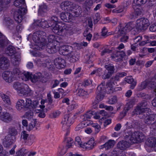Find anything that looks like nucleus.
Returning a JSON list of instances; mask_svg holds the SVG:
<instances>
[{
    "label": "nucleus",
    "mask_w": 156,
    "mask_h": 156,
    "mask_svg": "<svg viewBox=\"0 0 156 156\" xmlns=\"http://www.w3.org/2000/svg\"><path fill=\"white\" fill-rule=\"evenodd\" d=\"M147 102L144 101L139 103L134 110L135 114L139 115L140 117L144 119V122L151 129L150 134L156 135V114H150L151 110L146 107Z\"/></svg>",
    "instance_id": "obj_1"
},
{
    "label": "nucleus",
    "mask_w": 156,
    "mask_h": 156,
    "mask_svg": "<svg viewBox=\"0 0 156 156\" xmlns=\"http://www.w3.org/2000/svg\"><path fill=\"white\" fill-rule=\"evenodd\" d=\"M37 24L44 28L51 27L53 32L58 35H61L64 30L67 27V24L62 22H59L56 16H53L47 21L44 19H41L37 22Z\"/></svg>",
    "instance_id": "obj_2"
},
{
    "label": "nucleus",
    "mask_w": 156,
    "mask_h": 156,
    "mask_svg": "<svg viewBox=\"0 0 156 156\" xmlns=\"http://www.w3.org/2000/svg\"><path fill=\"white\" fill-rule=\"evenodd\" d=\"M74 122V119L73 117L69 115H65L62 119L61 124L62 130L66 132L64 142L66 144L68 148L71 147L73 144V139L70 137H67L69 134L70 126Z\"/></svg>",
    "instance_id": "obj_3"
},
{
    "label": "nucleus",
    "mask_w": 156,
    "mask_h": 156,
    "mask_svg": "<svg viewBox=\"0 0 156 156\" xmlns=\"http://www.w3.org/2000/svg\"><path fill=\"white\" fill-rule=\"evenodd\" d=\"M60 6L61 9L64 11L72 12L74 13V16H77L82 12L81 8L78 5H73V3L69 1L62 2Z\"/></svg>",
    "instance_id": "obj_4"
},
{
    "label": "nucleus",
    "mask_w": 156,
    "mask_h": 156,
    "mask_svg": "<svg viewBox=\"0 0 156 156\" xmlns=\"http://www.w3.org/2000/svg\"><path fill=\"white\" fill-rule=\"evenodd\" d=\"M45 33L41 31H38L34 32L33 36V39L36 44L37 49L41 50L45 47L44 42L45 37Z\"/></svg>",
    "instance_id": "obj_5"
},
{
    "label": "nucleus",
    "mask_w": 156,
    "mask_h": 156,
    "mask_svg": "<svg viewBox=\"0 0 156 156\" xmlns=\"http://www.w3.org/2000/svg\"><path fill=\"white\" fill-rule=\"evenodd\" d=\"M145 138V136L142 133L139 132L132 133L130 131L126 133L125 138L130 140L133 143H136L138 142H141Z\"/></svg>",
    "instance_id": "obj_6"
},
{
    "label": "nucleus",
    "mask_w": 156,
    "mask_h": 156,
    "mask_svg": "<svg viewBox=\"0 0 156 156\" xmlns=\"http://www.w3.org/2000/svg\"><path fill=\"white\" fill-rule=\"evenodd\" d=\"M16 52L15 49L12 46H9L6 48L5 51L6 54L8 55L12 56L11 62L14 66L18 65L20 59L19 55H14Z\"/></svg>",
    "instance_id": "obj_7"
},
{
    "label": "nucleus",
    "mask_w": 156,
    "mask_h": 156,
    "mask_svg": "<svg viewBox=\"0 0 156 156\" xmlns=\"http://www.w3.org/2000/svg\"><path fill=\"white\" fill-rule=\"evenodd\" d=\"M120 28L119 33L120 34H124L127 33L132 31L133 34H135L138 32H136L134 30L136 29V26L135 23L129 22L124 27H123L120 24L117 28V29Z\"/></svg>",
    "instance_id": "obj_8"
},
{
    "label": "nucleus",
    "mask_w": 156,
    "mask_h": 156,
    "mask_svg": "<svg viewBox=\"0 0 156 156\" xmlns=\"http://www.w3.org/2000/svg\"><path fill=\"white\" fill-rule=\"evenodd\" d=\"M27 9L23 7L20 8L15 11L14 13V18L18 23H20L23 19V16L27 12Z\"/></svg>",
    "instance_id": "obj_9"
},
{
    "label": "nucleus",
    "mask_w": 156,
    "mask_h": 156,
    "mask_svg": "<svg viewBox=\"0 0 156 156\" xmlns=\"http://www.w3.org/2000/svg\"><path fill=\"white\" fill-rule=\"evenodd\" d=\"M154 79H152L151 80H146L142 82L141 84L140 89L142 90L144 89L147 87L148 86L154 90V92L156 93V82L155 83Z\"/></svg>",
    "instance_id": "obj_10"
},
{
    "label": "nucleus",
    "mask_w": 156,
    "mask_h": 156,
    "mask_svg": "<svg viewBox=\"0 0 156 156\" xmlns=\"http://www.w3.org/2000/svg\"><path fill=\"white\" fill-rule=\"evenodd\" d=\"M28 86L24 83H21L19 82L15 83L13 85V88L17 90L19 94L23 95L28 88Z\"/></svg>",
    "instance_id": "obj_11"
},
{
    "label": "nucleus",
    "mask_w": 156,
    "mask_h": 156,
    "mask_svg": "<svg viewBox=\"0 0 156 156\" xmlns=\"http://www.w3.org/2000/svg\"><path fill=\"white\" fill-rule=\"evenodd\" d=\"M56 44L52 43H48L46 45V49L47 51L49 53H54L59 49L60 44L57 42Z\"/></svg>",
    "instance_id": "obj_12"
},
{
    "label": "nucleus",
    "mask_w": 156,
    "mask_h": 156,
    "mask_svg": "<svg viewBox=\"0 0 156 156\" xmlns=\"http://www.w3.org/2000/svg\"><path fill=\"white\" fill-rule=\"evenodd\" d=\"M105 92V90L102 84H101L98 87L95 99L96 103H98L103 100L104 97V94Z\"/></svg>",
    "instance_id": "obj_13"
},
{
    "label": "nucleus",
    "mask_w": 156,
    "mask_h": 156,
    "mask_svg": "<svg viewBox=\"0 0 156 156\" xmlns=\"http://www.w3.org/2000/svg\"><path fill=\"white\" fill-rule=\"evenodd\" d=\"M74 16L73 15L67 12H62L60 15L61 19L66 22H70L73 20Z\"/></svg>",
    "instance_id": "obj_14"
},
{
    "label": "nucleus",
    "mask_w": 156,
    "mask_h": 156,
    "mask_svg": "<svg viewBox=\"0 0 156 156\" xmlns=\"http://www.w3.org/2000/svg\"><path fill=\"white\" fill-rule=\"evenodd\" d=\"M54 63L56 67L58 69L63 68L66 66V61L62 58H56L54 60Z\"/></svg>",
    "instance_id": "obj_15"
},
{
    "label": "nucleus",
    "mask_w": 156,
    "mask_h": 156,
    "mask_svg": "<svg viewBox=\"0 0 156 156\" xmlns=\"http://www.w3.org/2000/svg\"><path fill=\"white\" fill-rule=\"evenodd\" d=\"M125 55V53L124 51H117L113 53L111 57L113 60L117 62L121 60Z\"/></svg>",
    "instance_id": "obj_16"
},
{
    "label": "nucleus",
    "mask_w": 156,
    "mask_h": 156,
    "mask_svg": "<svg viewBox=\"0 0 156 156\" xmlns=\"http://www.w3.org/2000/svg\"><path fill=\"white\" fill-rule=\"evenodd\" d=\"M15 140L11 135H8L2 140V143L5 147H8L12 145Z\"/></svg>",
    "instance_id": "obj_17"
},
{
    "label": "nucleus",
    "mask_w": 156,
    "mask_h": 156,
    "mask_svg": "<svg viewBox=\"0 0 156 156\" xmlns=\"http://www.w3.org/2000/svg\"><path fill=\"white\" fill-rule=\"evenodd\" d=\"M3 79L7 82L11 83L14 80V77L12 75V72L7 71L2 73Z\"/></svg>",
    "instance_id": "obj_18"
},
{
    "label": "nucleus",
    "mask_w": 156,
    "mask_h": 156,
    "mask_svg": "<svg viewBox=\"0 0 156 156\" xmlns=\"http://www.w3.org/2000/svg\"><path fill=\"white\" fill-rule=\"evenodd\" d=\"M73 49L72 47L69 45H64L62 46L60 48H59V53L64 55H69V52L71 51Z\"/></svg>",
    "instance_id": "obj_19"
},
{
    "label": "nucleus",
    "mask_w": 156,
    "mask_h": 156,
    "mask_svg": "<svg viewBox=\"0 0 156 156\" xmlns=\"http://www.w3.org/2000/svg\"><path fill=\"white\" fill-rule=\"evenodd\" d=\"M94 145V138H91L87 143H84L81 147L88 150L92 149Z\"/></svg>",
    "instance_id": "obj_20"
},
{
    "label": "nucleus",
    "mask_w": 156,
    "mask_h": 156,
    "mask_svg": "<svg viewBox=\"0 0 156 156\" xmlns=\"http://www.w3.org/2000/svg\"><path fill=\"white\" fill-rule=\"evenodd\" d=\"M12 116L7 112H3L0 116V119L6 122H9L12 120Z\"/></svg>",
    "instance_id": "obj_21"
},
{
    "label": "nucleus",
    "mask_w": 156,
    "mask_h": 156,
    "mask_svg": "<svg viewBox=\"0 0 156 156\" xmlns=\"http://www.w3.org/2000/svg\"><path fill=\"white\" fill-rule=\"evenodd\" d=\"M48 43H52L56 44V43L60 44V37L58 36L54 35H50L48 37Z\"/></svg>",
    "instance_id": "obj_22"
},
{
    "label": "nucleus",
    "mask_w": 156,
    "mask_h": 156,
    "mask_svg": "<svg viewBox=\"0 0 156 156\" xmlns=\"http://www.w3.org/2000/svg\"><path fill=\"white\" fill-rule=\"evenodd\" d=\"M69 61L72 62H75L78 60L79 58V54L76 52H72L68 55Z\"/></svg>",
    "instance_id": "obj_23"
},
{
    "label": "nucleus",
    "mask_w": 156,
    "mask_h": 156,
    "mask_svg": "<svg viewBox=\"0 0 156 156\" xmlns=\"http://www.w3.org/2000/svg\"><path fill=\"white\" fill-rule=\"evenodd\" d=\"M9 61L6 58L2 57L0 58V67L2 69H5L9 66Z\"/></svg>",
    "instance_id": "obj_24"
},
{
    "label": "nucleus",
    "mask_w": 156,
    "mask_h": 156,
    "mask_svg": "<svg viewBox=\"0 0 156 156\" xmlns=\"http://www.w3.org/2000/svg\"><path fill=\"white\" fill-rule=\"evenodd\" d=\"M16 108L18 111H20L25 108V101L23 99H19L17 101Z\"/></svg>",
    "instance_id": "obj_25"
},
{
    "label": "nucleus",
    "mask_w": 156,
    "mask_h": 156,
    "mask_svg": "<svg viewBox=\"0 0 156 156\" xmlns=\"http://www.w3.org/2000/svg\"><path fill=\"white\" fill-rule=\"evenodd\" d=\"M42 78L41 74L40 73H36L34 75L32 74L30 80L31 82L34 83H35L41 80Z\"/></svg>",
    "instance_id": "obj_26"
},
{
    "label": "nucleus",
    "mask_w": 156,
    "mask_h": 156,
    "mask_svg": "<svg viewBox=\"0 0 156 156\" xmlns=\"http://www.w3.org/2000/svg\"><path fill=\"white\" fill-rule=\"evenodd\" d=\"M7 2L9 3L11 0H7ZM14 5L17 7L20 8L24 7L26 8V6L25 5V0H16L14 3Z\"/></svg>",
    "instance_id": "obj_27"
},
{
    "label": "nucleus",
    "mask_w": 156,
    "mask_h": 156,
    "mask_svg": "<svg viewBox=\"0 0 156 156\" xmlns=\"http://www.w3.org/2000/svg\"><path fill=\"white\" fill-rule=\"evenodd\" d=\"M146 144L147 145L152 147H156V138L150 137L146 141Z\"/></svg>",
    "instance_id": "obj_28"
},
{
    "label": "nucleus",
    "mask_w": 156,
    "mask_h": 156,
    "mask_svg": "<svg viewBox=\"0 0 156 156\" xmlns=\"http://www.w3.org/2000/svg\"><path fill=\"white\" fill-rule=\"evenodd\" d=\"M125 81L128 83L131 84L130 88L133 89L136 85V82L134 81V79L132 76H126L125 78Z\"/></svg>",
    "instance_id": "obj_29"
},
{
    "label": "nucleus",
    "mask_w": 156,
    "mask_h": 156,
    "mask_svg": "<svg viewBox=\"0 0 156 156\" xmlns=\"http://www.w3.org/2000/svg\"><path fill=\"white\" fill-rule=\"evenodd\" d=\"M32 73L28 72L25 71L21 73L20 78L24 81L30 80Z\"/></svg>",
    "instance_id": "obj_30"
},
{
    "label": "nucleus",
    "mask_w": 156,
    "mask_h": 156,
    "mask_svg": "<svg viewBox=\"0 0 156 156\" xmlns=\"http://www.w3.org/2000/svg\"><path fill=\"white\" fill-rule=\"evenodd\" d=\"M126 75V73L125 72L117 73L115 76H113L111 79V81L116 83V81H119L120 78Z\"/></svg>",
    "instance_id": "obj_31"
},
{
    "label": "nucleus",
    "mask_w": 156,
    "mask_h": 156,
    "mask_svg": "<svg viewBox=\"0 0 156 156\" xmlns=\"http://www.w3.org/2000/svg\"><path fill=\"white\" fill-rule=\"evenodd\" d=\"M130 143L127 141H121L119 142L117 144V147L121 149H125L129 147Z\"/></svg>",
    "instance_id": "obj_32"
},
{
    "label": "nucleus",
    "mask_w": 156,
    "mask_h": 156,
    "mask_svg": "<svg viewBox=\"0 0 156 156\" xmlns=\"http://www.w3.org/2000/svg\"><path fill=\"white\" fill-rule=\"evenodd\" d=\"M147 0H133V8H135L136 5L140 6L141 5L145 4L147 2Z\"/></svg>",
    "instance_id": "obj_33"
},
{
    "label": "nucleus",
    "mask_w": 156,
    "mask_h": 156,
    "mask_svg": "<svg viewBox=\"0 0 156 156\" xmlns=\"http://www.w3.org/2000/svg\"><path fill=\"white\" fill-rule=\"evenodd\" d=\"M0 96L4 103L8 105H10L11 102L9 97L3 93L0 94Z\"/></svg>",
    "instance_id": "obj_34"
},
{
    "label": "nucleus",
    "mask_w": 156,
    "mask_h": 156,
    "mask_svg": "<svg viewBox=\"0 0 156 156\" xmlns=\"http://www.w3.org/2000/svg\"><path fill=\"white\" fill-rule=\"evenodd\" d=\"M37 64L38 66L44 67L48 66L50 63L45 61V58H41L38 59L37 61Z\"/></svg>",
    "instance_id": "obj_35"
},
{
    "label": "nucleus",
    "mask_w": 156,
    "mask_h": 156,
    "mask_svg": "<svg viewBox=\"0 0 156 156\" xmlns=\"http://www.w3.org/2000/svg\"><path fill=\"white\" fill-rule=\"evenodd\" d=\"M12 73V75L14 77V80L16 79L17 77L20 78L21 72L19 69L17 68H14Z\"/></svg>",
    "instance_id": "obj_36"
},
{
    "label": "nucleus",
    "mask_w": 156,
    "mask_h": 156,
    "mask_svg": "<svg viewBox=\"0 0 156 156\" xmlns=\"http://www.w3.org/2000/svg\"><path fill=\"white\" fill-rule=\"evenodd\" d=\"M142 22V20L141 18L137 20L135 23L136 29L134 30L136 31V32H138L139 30H143Z\"/></svg>",
    "instance_id": "obj_37"
},
{
    "label": "nucleus",
    "mask_w": 156,
    "mask_h": 156,
    "mask_svg": "<svg viewBox=\"0 0 156 156\" xmlns=\"http://www.w3.org/2000/svg\"><path fill=\"white\" fill-rule=\"evenodd\" d=\"M115 83L114 82H112L111 79L110 80V81L107 83H106V91L108 93H109V92L111 90H112L114 88L113 86L115 85Z\"/></svg>",
    "instance_id": "obj_38"
},
{
    "label": "nucleus",
    "mask_w": 156,
    "mask_h": 156,
    "mask_svg": "<svg viewBox=\"0 0 156 156\" xmlns=\"http://www.w3.org/2000/svg\"><path fill=\"white\" fill-rule=\"evenodd\" d=\"M3 23L8 26L13 25V21L8 15L4 16Z\"/></svg>",
    "instance_id": "obj_39"
},
{
    "label": "nucleus",
    "mask_w": 156,
    "mask_h": 156,
    "mask_svg": "<svg viewBox=\"0 0 156 156\" xmlns=\"http://www.w3.org/2000/svg\"><path fill=\"white\" fill-rule=\"evenodd\" d=\"M37 121L36 119L33 120L28 125L26 129L27 130L30 131L33 130L35 127Z\"/></svg>",
    "instance_id": "obj_40"
},
{
    "label": "nucleus",
    "mask_w": 156,
    "mask_h": 156,
    "mask_svg": "<svg viewBox=\"0 0 156 156\" xmlns=\"http://www.w3.org/2000/svg\"><path fill=\"white\" fill-rule=\"evenodd\" d=\"M28 153L27 150L25 148H22L20 150L16 153V156H27V154Z\"/></svg>",
    "instance_id": "obj_41"
},
{
    "label": "nucleus",
    "mask_w": 156,
    "mask_h": 156,
    "mask_svg": "<svg viewBox=\"0 0 156 156\" xmlns=\"http://www.w3.org/2000/svg\"><path fill=\"white\" fill-rule=\"evenodd\" d=\"M142 20V24L143 26V30H145L150 25L149 21L147 18H141Z\"/></svg>",
    "instance_id": "obj_42"
},
{
    "label": "nucleus",
    "mask_w": 156,
    "mask_h": 156,
    "mask_svg": "<svg viewBox=\"0 0 156 156\" xmlns=\"http://www.w3.org/2000/svg\"><path fill=\"white\" fill-rule=\"evenodd\" d=\"M33 112L31 111H30L26 112L23 117L26 118L28 120H30L33 118Z\"/></svg>",
    "instance_id": "obj_43"
},
{
    "label": "nucleus",
    "mask_w": 156,
    "mask_h": 156,
    "mask_svg": "<svg viewBox=\"0 0 156 156\" xmlns=\"http://www.w3.org/2000/svg\"><path fill=\"white\" fill-rule=\"evenodd\" d=\"M118 29V33L119 35L121 36L122 37L120 38V41L121 42H126L127 41V40L129 38L128 36L126 35V33H125L124 34H120L119 33V31L120 28Z\"/></svg>",
    "instance_id": "obj_44"
},
{
    "label": "nucleus",
    "mask_w": 156,
    "mask_h": 156,
    "mask_svg": "<svg viewBox=\"0 0 156 156\" xmlns=\"http://www.w3.org/2000/svg\"><path fill=\"white\" fill-rule=\"evenodd\" d=\"M142 37L141 36H138L136 37L134 39V41L135 43L131 45V48L133 51L136 50V43L139 41L141 40Z\"/></svg>",
    "instance_id": "obj_45"
},
{
    "label": "nucleus",
    "mask_w": 156,
    "mask_h": 156,
    "mask_svg": "<svg viewBox=\"0 0 156 156\" xmlns=\"http://www.w3.org/2000/svg\"><path fill=\"white\" fill-rule=\"evenodd\" d=\"M114 144L115 141L114 140H109L104 144V146L106 149H108L112 148L114 146Z\"/></svg>",
    "instance_id": "obj_46"
},
{
    "label": "nucleus",
    "mask_w": 156,
    "mask_h": 156,
    "mask_svg": "<svg viewBox=\"0 0 156 156\" xmlns=\"http://www.w3.org/2000/svg\"><path fill=\"white\" fill-rule=\"evenodd\" d=\"M9 135L11 136V137H13L14 139H16L15 136L17 134V131L14 128H10L9 129Z\"/></svg>",
    "instance_id": "obj_47"
},
{
    "label": "nucleus",
    "mask_w": 156,
    "mask_h": 156,
    "mask_svg": "<svg viewBox=\"0 0 156 156\" xmlns=\"http://www.w3.org/2000/svg\"><path fill=\"white\" fill-rule=\"evenodd\" d=\"M7 44V40L3 37L2 34L0 33V45L2 47H4Z\"/></svg>",
    "instance_id": "obj_48"
},
{
    "label": "nucleus",
    "mask_w": 156,
    "mask_h": 156,
    "mask_svg": "<svg viewBox=\"0 0 156 156\" xmlns=\"http://www.w3.org/2000/svg\"><path fill=\"white\" fill-rule=\"evenodd\" d=\"M29 135L27 132L25 130L23 131L21 133V138L23 139L24 140L26 141L29 139Z\"/></svg>",
    "instance_id": "obj_49"
},
{
    "label": "nucleus",
    "mask_w": 156,
    "mask_h": 156,
    "mask_svg": "<svg viewBox=\"0 0 156 156\" xmlns=\"http://www.w3.org/2000/svg\"><path fill=\"white\" fill-rule=\"evenodd\" d=\"M25 102V108H30L32 107V101L30 98H26Z\"/></svg>",
    "instance_id": "obj_50"
},
{
    "label": "nucleus",
    "mask_w": 156,
    "mask_h": 156,
    "mask_svg": "<svg viewBox=\"0 0 156 156\" xmlns=\"http://www.w3.org/2000/svg\"><path fill=\"white\" fill-rule=\"evenodd\" d=\"M94 115V112L91 111H89L87 112L84 115L83 117H84V120L87 119H90Z\"/></svg>",
    "instance_id": "obj_51"
},
{
    "label": "nucleus",
    "mask_w": 156,
    "mask_h": 156,
    "mask_svg": "<svg viewBox=\"0 0 156 156\" xmlns=\"http://www.w3.org/2000/svg\"><path fill=\"white\" fill-rule=\"evenodd\" d=\"M105 68L108 71V73L112 74L114 71V67L110 65H106L105 66Z\"/></svg>",
    "instance_id": "obj_52"
},
{
    "label": "nucleus",
    "mask_w": 156,
    "mask_h": 156,
    "mask_svg": "<svg viewBox=\"0 0 156 156\" xmlns=\"http://www.w3.org/2000/svg\"><path fill=\"white\" fill-rule=\"evenodd\" d=\"M47 5L45 4H43L39 6V12L41 13L42 12H45L47 11Z\"/></svg>",
    "instance_id": "obj_53"
},
{
    "label": "nucleus",
    "mask_w": 156,
    "mask_h": 156,
    "mask_svg": "<svg viewBox=\"0 0 156 156\" xmlns=\"http://www.w3.org/2000/svg\"><path fill=\"white\" fill-rule=\"evenodd\" d=\"M83 143H82L81 139L80 137L77 136L76 137L75 144L76 146L81 147Z\"/></svg>",
    "instance_id": "obj_54"
},
{
    "label": "nucleus",
    "mask_w": 156,
    "mask_h": 156,
    "mask_svg": "<svg viewBox=\"0 0 156 156\" xmlns=\"http://www.w3.org/2000/svg\"><path fill=\"white\" fill-rule=\"evenodd\" d=\"M94 0H86L84 3V5L85 7L90 9V7L91 6L93 3Z\"/></svg>",
    "instance_id": "obj_55"
},
{
    "label": "nucleus",
    "mask_w": 156,
    "mask_h": 156,
    "mask_svg": "<svg viewBox=\"0 0 156 156\" xmlns=\"http://www.w3.org/2000/svg\"><path fill=\"white\" fill-rule=\"evenodd\" d=\"M87 94V92L84 90L80 88H79L78 89V92L77 93V94L79 96L82 97L84 96Z\"/></svg>",
    "instance_id": "obj_56"
},
{
    "label": "nucleus",
    "mask_w": 156,
    "mask_h": 156,
    "mask_svg": "<svg viewBox=\"0 0 156 156\" xmlns=\"http://www.w3.org/2000/svg\"><path fill=\"white\" fill-rule=\"evenodd\" d=\"M87 42H83L80 43H76L75 45L77 47V48L79 49L83 48V47H85L87 46Z\"/></svg>",
    "instance_id": "obj_57"
},
{
    "label": "nucleus",
    "mask_w": 156,
    "mask_h": 156,
    "mask_svg": "<svg viewBox=\"0 0 156 156\" xmlns=\"http://www.w3.org/2000/svg\"><path fill=\"white\" fill-rule=\"evenodd\" d=\"M24 93L25 94H23V95L31 96L34 93V91L32 90H31L28 86V88L26 90V92H25Z\"/></svg>",
    "instance_id": "obj_58"
},
{
    "label": "nucleus",
    "mask_w": 156,
    "mask_h": 156,
    "mask_svg": "<svg viewBox=\"0 0 156 156\" xmlns=\"http://www.w3.org/2000/svg\"><path fill=\"white\" fill-rule=\"evenodd\" d=\"M61 112L60 111L58 110H56L51 113L50 116L51 118H55L59 116Z\"/></svg>",
    "instance_id": "obj_59"
},
{
    "label": "nucleus",
    "mask_w": 156,
    "mask_h": 156,
    "mask_svg": "<svg viewBox=\"0 0 156 156\" xmlns=\"http://www.w3.org/2000/svg\"><path fill=\"white\" fill-rule=\"evenodd\" d=\"M101 35L102 36L105 37H106L110 35L109 33L108 32L107 29L105 27H104L102 28L101 32Z\"/></svg>",
    "instance_id": "obj_60"
},
{
    "label": "nucleus",
    "mask_w": 156,
    "mask_h": 156,
    "mask_svg": "<svg viewBox=\"0 0 156 156\" xmlns=\"http://www.w3.org/2000/svg\"><path fill=\"white\" fill-rule=\"evenodd\" d=\"M128 110V109H124L120 113L119 117V119L121 120L123 118V117L126 116Z\"/></svg>",
    "instance_id": "obj_61"
},
{
    "label": "nucleus",
    "mask_w": 156,
    "mask_h": 156,
    "mask_svg": "<svg viewBox=\"0 0 156 156\" xmlns=\"http://www.w3.org/2000/svg\"><path fill=\"white\" fill-rule=\"evenodd\" d=\"M83 35L85 37H86V39L87 40L90 41L92 37V35L89 33H87V31H84L83 33Z\"/></svg>",
    "instance_id": "obj_62"
},
{
    "label": "nucleus",
    "mask_w": 156,
    "mask_h": 156,
    "mask_svg": "<svg viewBox=\"0 0 156 156\" xmlns=\"http://www.w3.org/2000/svg\"><path fill=\"white\" fill-rule=\"evenodd\" d=\"M117 102V98L116 96H113L108 101V103L110 104H114Z\"/></svg>",
    "instance_id": "obj_63"
},
{
    "label": "nucleus",
    "mask_w": 156,
    "mask_h": 156,
    "mask_svg": "<svg viewBox=\"0 0 156 156\" xmlns=\"http://www.w3.org/2000/svg\"><path fill=\"white\" fill-rule=\"evenodd\" d=\"M137 5H136L135 8H133L134 10V12L135 15L136 16L140 15L142 12L141 10L139 8H137Z\"/></svg>",
    "instance_id": "obj_64"
}]
</instances>
